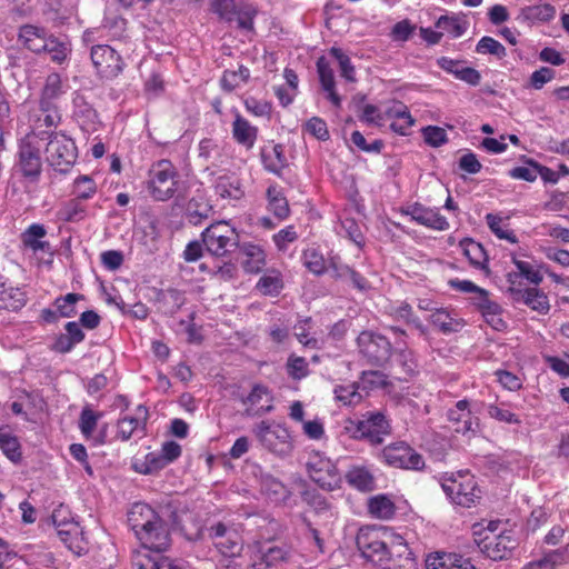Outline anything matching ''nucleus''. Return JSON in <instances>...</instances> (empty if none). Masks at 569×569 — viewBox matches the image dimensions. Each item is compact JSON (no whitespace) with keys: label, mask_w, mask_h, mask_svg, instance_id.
<instances>
[{"label":"nucleus","mask_w":569,"mask_h":569,"mask_svg":"<svg viewBox=\"0 0 569 569\" xmlns=\"http://www.w3.org/2000/svg\"><path fill=\"white\" fill-rule=\"evenodd\" d=\"M64 93L62 79L59 73L52 72L47 76L44 86L41 91L40 108H47L48 104H53V101Z\"/></svg>","instance_id":"obj_32"},{"label":"nucleus","mask_w":569,"mask_h":569,"mask_svg":"<svg viewBox=\"0 0 569 569\" xmlns=\"http://www.w3.org/2000/svg\"><path fill=\"white\" fill-rule=\"evenodd\" d=\"M244 406L243 415L258 417L273 410V396L268 387L254 385L248 396L241 398Z\"/></svg>","instance_id":"obj_17"},{"label":"nucleus","mask_w":569,"mask_h":569,"mask_svg":"<svg viewBox=\"0 0 569 569\" xmlns=\"http://www.w3.org/2000/svg\"><path fill=\"white\" fill-rule=\"evenodd\" d=\"M50 36L42 27L23 24L19 28L18 41L29 51L40 54L44 51Z\"/></svg>","instance_id":"obj_23"},{"label":"nucleus","mask_w":569,"mask_h":569,"mask_svg":"<svg viewBox=\"0 0 569 569\" xmlns=\"http://www.w3.org/2000/svg\"><path fill=\"white\" fill-rule=\"evenodd\" d=\"M82 299L83 296L80 293H68L63 297L57 298L54 306L61 317L70 318L77 313L76 303Z\"/></svg>","instance_id":"obj_55"},{"label":"nucleus","mask_w":569,"mask_h":569,"mask_svg":"<svg viewBox=\"0 0 569 569\" xmlns=\"http://www.w3.org/2000/svg\"><path fill=\"white\" fill-rule=\"evenodd\" d=\"M305 130L318 140L325 141L329 139V130L327 123L319 117H312L309 119L305 124Z\"/></svg>","instance_id":"obj_64"},{"label":"nucleus","mask_w":569,"mask_h":569,"mask_svg":"<svg viewBox=\"0 0 569 569\" xmlns=\"http://www.w3.org/2000/svg\"><path fill=\"white\" fill-rule=\"evenodd\" d=\"M428 569H477L470 559L459 553H445L433 562L428 563Z\"/></svg>","instance_id":"obj_39"},{"label":"nucleus","mask_w":569,"mask_h":569,"mask_svg":"<svg viewBox=\"0 0 569 569\" xmlns=\"http://www.w3.org/2000/svg\"><path fill=\"white\" fill-rule=\"evenodd\" d=\"M71 51V44L68 40L51 34L42 53H48L52 62L62 64L69 59Z\"/></svg>","instance_id":"obj_38"},{"label":"nucleus","mask_w":569,"mask_h":569,"mask_svg":"<svg viewBox=\"0 0 569 569\" xmlns=\"http://www.w3.org/2000/svg\"><path fill=\"white\" fill-rule=\"evenodd\" d=\"M216 194L222 199H240L243 194L240 180L233 174H221L213 181Z\"/></svg>","instance_id":"obj_31"},{"label":"nucleus","mask_w":569,"mask_h":569,"mask_svg":"<svg viewBox=\"0 0 569 569\" xmlns=\"http://www.w3.org/2000/svg\"><path fill=\"white\" fill-rule=\"evenodd\" d=\"M378 469L361 466L358 467V491L370 492L378 489L377 472Z\"/></svg>","instance_id":"obj_54"},{"label":"nucleus","mask_w":569,"mask_h":569,"mask_svg":"<svg viewBox=\"0 0 569 569\" xmlns=\"http://www.w3.org/2000/svg\"><path fill=\"white\" fill-rule=\"evenodd\" d=\"M74 117L80 126L87 130H94L98 122V114L96 110L88 104L82 97L77 96L73 100Z\"/></svg>","instance_id":"obj_40"},{"label":"nucleus","mask_w":569,"mask_h":569,"mask_svg":"<svg viewBox=\"0 0 569 569\" xmlns=\"http://www.w3.org/2000/svg\"><path fill=\"white\" fill-rule=\"evenodd\" d=\"M408 214L412 221L433 230L443 231L449 228L446 217L441 216L438 210L426 208L419 203H415Z\"/></svg>","instance_id":"obj_24"},{"label":"nucleus","mask_w":569,"mask_h":569,"mask_svg":"<svg viewBox=\"0 0 569 569\" xmlns=\"http://www.w3.org/2000/svg\"><path fill=\"white\" fill-rule=\"evenodd\" d=\"M360 557L378 569H418V562L408 543L385 529L360 528L358 530Z\"/></svg>","instance_id":"obj_1"},{"label":"nucleus","mask_w":569,"mask_h":569,"mask_svg":"<svg viewBox=\"0 0 569 569\" xmlns=\"http://www.w3.org/2000/svg\"><path fill=\"white\" fill-rule=\"evenodd\" d=\"M241 250L246 257L243 261V268L249 273H258L266 266V252L264 250L253 243H244Z\"/></svg>","instance_id":"obj_33"},{"label":"nucleus","mask_w":569,"mask_h":569,"mask_svg":"<svg viewBox=\"0 0 569 569\" xmlns=\"http://www.w3.org/2000/svg\"><path fill=\"white\" fill-rule=\"evenodd\" d=\"M90 58L97 73L104 79L118 77L124 67L121 56L108 44L92 46Z\"/></svg>","instance_id":"obj_12"},{"label":"nucleus","mask_w":569,"mask_h":569,"mask_svg":"<svg viewBox=\"0 0 569 569\" xmlns=\"http://www.w3.org/2000/svg\"><path fill=\"white\" fill-rule=\"evenodd\" d=\"M490 418L509 425H520V418L510 410V406L505 402L491 403L487 408Z\"/></svg>","instance_id":"obj_46"},{"label":"nucleus","mask_w":569,"mask_h":569,"mask_svg":"<svg viewBox=\"0 0 569 569\" xmlns=\"http://www.w3.org/2000/svg\"><path fill=\"white\" fill-rule=\"evenodd\" d=\"M476 52L479 54H491L497 59L507 56L506 48L496 39L489 36L482 37L476 44Z\"/></svg>","instance_id":"obj_50"},{"label":"nucleus","mask_w":569,"mask_h":569,"mask_svg":"<svg viewBox=\"0 0 569 569\" xmlns=\"http://www.w3.org/2000/svg\"><path fill=\"white\" fill-rule=\"evenodd\" d=\"M431 323L443 333H450L457 330L458 321L451 317L446 309H437L430 316Z\"/></svg>","instance_id":"obj_53"},{"label":"nucleus","mask_w":569,"mask_h":569,"mask_svg":"<svg viewBox=\"0 0 569 569\" xmlns=\"http://www.w3.org/2000/svg\"><path fill=\"white\" fill-rule=\"evenodd\" d=\"M358 432L361 439L378 446L391 433V426L382 412H368L358 420Z\"/></svg>","instance_id":"obj_15"},{"label":"nucleus","mask_w":569,"mask_h":569,"mask_svg":"<svg viewBox=\"0 0 569 569\" xmlns=\"http://www.w3.org/2000/svg\"><path fill=\"white\" fill-rule=\"evenodd\" d=\"M568 562V549L558 548L543 552L539 558L527 562L521 569H558Z\"/></svg>","instance_id":"obj_27"},{"label":"nucleus","mask_w":569,"mask_h":569,"mask_svg":"<svg viewBox=\"0 0 569 569\" xmlns=\"http://www.w3.org/2000/svg\"><path fill=\"white\" fill-rule=\"evenodd\" d=\"M87 216L86 206L77 199H70L59 207L56 218L62 222H79Z\"/></svg>","instance_id":"obj_37"},{"label":"nucleus","mask_w":569,"mask_h":569,"mask_svg":"<svg viewBox=\"0 0 569 569\" xmlns=\"http://www.w3.org/2000/svg\"><path fill=\"white\" fill-rule=\"evenodd\" d=\"M209 538L222 556L237 557L242 551L243 539L236 525L217 522L209 528Z\"/></svg>","instance_id":"obj_10"},{"label":"nucleus","mask_w":569,"mask_h":569,"mask_svg":"<svg viewBox=\"0 0 569 569\" xmlns=\"http://www.w3.org/2000/svg\"><path fill=\"white\" fill-rule=\"evenodd\" d=\"M76 6V0H46L44 13L52 21L63 22L73 14Z\"/></svg>","instance_id":"obj_34"},{"label":"nucleus","mask_w":569,"mask_h":569,"mask_svg":"<svg viewBox=\"0 0 569 569\" xmlns=\"http://www.w3.org/2000/svg\"><path fill=\"white\" fill-rule=\"evenodd\" d=\"M512 261L517 268V271L509 272L507 274V282L509 287L526 289L527 287H523L521 281L522 278H525L529 283L533 284V287H538L542 282L543 276L539 266L516 258Z\"/></svg>","instance_id":"obj_22"},{"label":"nucleus","mask_w":569,"mask_h":569,"mask_svg":"<svg viewBox=\"0 0 569 569\" xmlns=\"http://www.w3.org/2000/svg\"><path fill=\"white\" fill-rule=\"evenodd\" d=\"M416 30V26L410 22L408 19H403L397 22L390 31V38L395 42H406L408 41Z\"/></svg>","instance_id":"obj_62"},{"label":"nucleus","mask_w":569,"mask_h":569,"mask_svg":"<svg viewBox=\"0 0 569 569\" xmlns=\"http://www.w3.org/2000/svg\"><path fill=\"white\" fill-rule=\"evenodd\" d=\"M369 515L379 520H390L395 517L397 508L391 496L379 493L372 496L367 501Z\"/></svg>","instance_id":"obj_29"},{"label":"nucleus","mask_w":569,"mask_h":569,"mask_svg":"<svg viewBox=\"0 0 569 569\" xmlns=\"http://www.w3.org/2000/svg\"><path fill=\"white\" fill-rule=\"evenodd\" d=\"M390 316L396 320H401L408 325H412L417 329H423V326L420 319L415 315L412 307L406 301L391 306Z\"/></svg>","instance_id":"obj_45"},{"label":"nucleus","mask_w":569,"mask_h":569,"mask_svg":"<svg viewBox=\"0 0 569 569\" xmlns=\"http://www.w3.org/2000/svg\"><path fill=\"white\" fill-rule=\"evenodd\" d=\"M101 417V412H94L90 407H84L82 409L79 418V428L87 439L92 438L93 431Z\"/></svg>","instance_id":"obj_52"},{"label":"nucleus","mask_w":569,"mask_h":569,"mask_svg":"<svg viewBox=\"0 0 569 569\" xmlns=\"http://www.w3.org/2000/svg\"><path fill=\"white\" fill-rule=\"evenodd\" d=\"M463 253L468 258L470 264L479 270L487 269L488 256L481 243L468 239L461 242Z\"/></svg>","instance_id":"obj_41"},{"label":"nucleus","mask_w":569,"mask_h":569,"mask_svg":"<svg viewBox=\"0 0 569 569\" xmlns=\"http://www.w3.org/2000/svg\"><path fill=\"white\" fill-rule=\"evenodd\" d=\"M447 418L457 433L466 436L477 432L478 418L472 415L470 402L467 399L457 401L456 405L448 410Z\"/></svg>","instance_id":"obj_18"},{"label":"nucleus","mask_w":569,"mask_h":569,"mask_svg":"<svg viewBox=\"0 0 569 569\" xmlns=\"http://www.w3.org/2000/svg\"><path fill=\"white\" fill-rule=\"evenodd\" d=\"M253 433L266 448L273 452L284 453L290 449L289 431L281 425L271 426L267 421H261L254 427Z\"/></svg>","instance_id":"obj_16"},{"label":"nucleus","mask_w":569,"mask_h":569,"mask_svg":"<svg viewBox=\"0 0 569 569\" xmlns=\"http://www.w3.org/2000/svg\"><path fill=\"white\" fill-rule=\"evenodd\" d=\"M381 458L390 467L421 471L426 467L423 457L405 441H397L381 450Z\"/></svg>","instance_id":"obj_9"},{"label":"nucleus","mask_w":569,"mask_h":569,"mask_svg":"<svg viewBox=\"0 0 569 569\" xmlns=\"http://www.w3.org/2000/svg\"><path fill=\"white\" fill-rule=\"evenodd\" d=\"M302 259L306 268L315 274H321L326 270V262L322 254L313 248L305 250Z\"/></svg>","instance_id":"obj_57"},{"label":"nucleus","mask_w":569,"mask_h":569,"mask_svg":"<svg viewBox=\"0 0 569 569\" xmlns=\"http://www.w3.org/2000/svg\"><path fill=\"white\" fill-rule=\"evenodd\" d=\"M556 16V8L552 4H535L527 6L521 9L519 18L522 21L536 23V22H549Z\"/></svg>","instance_id":"obj_35"},{"label":"nucleus","mask_w":569,"mask_h":569,"mask_svg":"<svg viewBox=\"0 0 569 569\" xmlns=\"http://www.w3.org/2000/svg\"><path fill=\"white\" fill-rule=\"evenodd\" d=\"M287 558L288 550L284 547H270L261 551L247 569H279Z\"/></svg>","instance_id":"obj_28"},{"label":"nucleus","mask_w":569,"mask_h":569,"mask_svg":"<svg viewBox=\"0 0 569 569\" xmlns=\"http://www.w3.org/2000/svg\"><path fill=\"white\" fill-rule=\"evenodd\" d=\"M335 66L339 68L340 76L347 81L355 80V69L350 57L337 47H332L327 57L322 56L317 61V72L321 88L327 93V99L338 108L341 104V98L336 91Z\"/></svg>","instance_id":"obj_3"},{"label":"nucleus","mask_w":569,"mask_h":569,"mask_svg":"<svg viewBox=\"0 0 569 569\" xmlns=\"http://www.w3.org/2000/svg\"><path fill=\"white\" fill-rule=\"evenodd\" d=\"M97 192L96 182L89 176H80L74 180L73 193L77 200H88Z\"/></svg>","instance_id":"obj_56"},{"label":"nucleus","mask_w":569,"mask_h":569,"mask_svg":"<svg viewBox=\"0 0 569 569\" xmlns=\"http://www.w3.org/2000/svg\"><path fill=\"white\" fill-rule=\"evenodd\" d=\"M310 478L321 488L333 490L341 482V477L333 462L322 453L311 452L307 460Z\"/></svg>","instance_id":"obj_11"},{"label":"nucleus","mask_w":569,"mask_h":569,"mask_svg":"<svg viewBox=\"0 0 569 569\" xmlns=\"http://www.w3.org/2000/svg\"><path fill=\"white\" fill-rule=\"evenodd\" d=\"M478 307L487 318V322L493 328L499 329V326L503 325L502 319L499 318L501 308L498 303L489 299L487 290L486 293H480L478 296Z\"/></svg>","instance_id":"obj_43"},{"label":"nucleus","mask_w":569,"mask_h":569,"mask_svg":"<svg viewBox=\"0 0 569 569\" xmlns=\"http://www.w3.org/2000/svg\"><path fill=\"white\" fill-rule=\"evenodd\" d=\"M148 409L139 405L133 416H123L117 423V437L122 441L129 440L136 433H144Z\"/></svg>","instance_id":"obj_21"},{"label":"nucleus","mask_w":569,"mask_h":569,"mask_svg":"<svg viewBox=\"0 0 569 569\" xmlns=\"http://www.w3.org/2000/svg\"><path fill=\"white\" fill-rule=\"evenodd\" d=\"M356 220L352 217V208L343 209L340 216V224L337 228L338 234L355 242Z\"/></svg>","instance_id":"obj_60"},{"label":"nucleus","mask_w":569,"mask_h":569,"mask_svg":"<svg viewBox=\"0 0 569 569\" xmlns=\"http://www.w3.org/2000/svg\"><path fill=\"white\" fill-rule=\"evenodd\" d=\"M231 132L234 141L246 148V150H251L254 147L258 138V128L252 126L240 113H237L232 121Z\"/></svg>","instance_id":"obj_26"},{"label":"nucleus","mask_w":569,"mask_h":569,"mask_svg":"<svg viewBox=\"0 0 569 569\" xmlns=\"http://www.w3.org/2000/svg\"><path fill=\"white\" fill-rule=\"evenodd\" d=\"M508 291L516 302H521L539 315H547L550 310V302L547 293L538 287H508Z\"/></svg>","instance_id":"obj_19"},{"label":"nucleus","mask_w":569,"mask_h":569,"mask_svg":"<svg viewBox=\"0 0 569 569\" xmlns=\"http://www.w3.org/2000/svg\"><path fill=\"white\" fill-rule=\"evenodd\" d=\"M486 221L490 230L500 239H505L510 243H516L518 241L515 232L508 228L505 223L503 219L497 214L488 213L486 216Z\"/></svg>","instance_id":"obj_48"},{"label":"nucleus","mask_w":569,"mask_h":569,"mask_svg":"<svg viewBox=\"0 0 569 569\" xmlns=\"http://www.w3.org/2000/svg\"><path fill=\"white\" fill-rule=\"evenodd\" d=\"M385 121H390V129L401 136H407L415 124L408 107L401 101H392L385 108Z\"/></svg>","instance_id":"obj_20"},{"label":"nucleus","mask_w":569,"mask_h":569,"mask_svg":"<svg viewBox=\"0 0 569 569\" xmlns=\"http://www.w3.org/2000/svg\"><path fill=\"white\" fill-rule=\"evenodd\" d=\"M0 449L12 461L20 458V446L18 439L9 432L0 429Z\"/></svg>","instance_id":"obj_59"},{"label":"nucleus","mask_w":569,"mask_h":569,"mask_svg":"<svg viewBox=\"0 0 569 569\" xmlns=\"http://www.w3.org/2000/svg\"><path fill=\"white\" fill-rule=\"evenodd\" d=\"M495 376L497 381L507 390L518 391L522 388L521 377L511 371L498 369L495 371Z\"/></svg>","instance_id":"obj_63"},{"label":"nucleus","mask_w":569,"mask_h":569,"mask_svg":"<svg viewBox=\"0 0 569 569\" xmlns=\"http://www.w3.org/2000/svg\"><path fill=\"white\" fill-rule=\"evenodd\" d=\"M359 352L371 365L383 366L391 356L390 341L372 332L363 331L358 336Z\"/></svg>","instance_id":"obj_13"},{"label":"nucleus","mask_w":569,"mask_h":569,"mask_svg":"<svg viewBox=\"0 0 569 569\" xmlns=\"http://www.w3.org/2000/svg\"><path fill=\"white\" fill-rule=\"evenodd\" d=\"M440 486L450 502L461 508L477 506L482 497V490L475 476L469 472L459 471L450 476H442Z\"/></svg>","instance_id":"obj_4"},{"label":"nucleus","mask_w":569,"mask_h":569,"mask_svg":"<svg viewBox=\"0 0 569 569\" xmlns=\"http://www.w3.org/2000/svg\"><path fill=\"white\" fill-rule=\"evenodd\" d=\"M283 288L282 274L279 270L269 269L258 280L256 289L264 296L276 297Z\"/></svg>","instance_id":"obj_36"},{"label":"nucleus","mask_w":569,"mask_h":569,"mask_svg":"<svg viewBox=\"0 0 569 569\" xmlns=\"http://www.w3.org/2000/svg\"><path fill=\"white\" fill-rule=\"evenodd\" d=\"M555 77L556 71L553 69L549 67H541L531 73L527 87L535 90H540L545 87V84L552 81Z\"/></svg>","instance_id":"obj_58"},{"label":"nucleus","mask_w":569,"mask_h":569,"mask_svg":"<svg viewBox=\"0 0 569 569\" xmlns=\"http://www.w3.org/2000/svg\"><path fill=\"white\" fill-rule=\"evenodd\" d=\"M425 142L433 148H438L448 141L447 132L443 128L437 126H428L422 129Z\"/></svg>","instance_id":"obj_61"},{"label":"nucleus","mask_w":569,"mask_h":569,"mask_svg":"<svg viewBox=\"0 0 569 569\" xmlns=\"http://www.w3.org/2000/svg\"><path fill=\"white\" fill-rule=\"evenodd\" d=\"M181 189L180 176L169 160H159L149 169L147 190L156 201H167Z\"/></svg>","instance_id":"obj_5"},{"label":"nucleus","mask_w":569,"mask_h":569,"mask_svg":"<svg viewBox=\"0 0 569 569\" xmlns=\"http://www.w3.org/2000/svg\"><path fill=\"white\" fill-rule=\"evenodd\" d=\"M46 236L47 229L43 224L32 223L21 233V241L33 253L43 252L52 256V248L50 242L44 240Z\"/></svg>","instance_id":"obj_25"},{"label":"nucleus","mask_w":569,"mask_h":569,"mask_svg":"<svg viewBox=\"0 0 569 569\" xmlns=\"http://www.w3.org/2000/svg\"><path fill=\"white\" fill-rule=\"evenodd\" d=\"M436 27L453 39L461 37L467 30L466 22L455 16H441L437 20Z\"/></svg>","instance_id":"obj_47"},{"label":"nucleus","mask_w":569,"mask_h":569,"mask_svg":"<svg viewBox=\"0 0 569 569\" xmlns=\"http://www.w3.org/2000/svg\"><path fill=\"white\" fill-rule=\"evenodd\" d=\"M389 385L388 377L378 370L363 371L358 382V389L376 390L386 388Z\"/></svg>","instance_id":"obj_49"},{"label":"nucleus","mask_w":569,"mask_h":569,"mask_svg":"<svg viewBox=\"0 0 569 569\" xmlns=\"http://www.w3.org/2000/svg\"><path fill=\"white\" fill-rule=\"evenodd\" d=\"M269 198V210L280 219L289 214V206L287 199L276 187H269L267 191Z\"/></svg>","instance_id":"obj_51"},{"label":"nucleus","mask_w":569,"mask_h":569,"mask_svg":"<svg viewBox=\"0 0 569 569\" xmlns=\"http://www.w3.org/2000/svg\"><path fill=\"white\" fill-rule=\"evenodd\" d=\"M475 541L480 551L495 561L509 558L517 547V540L511 531H500L499 535L489 533V536L475 538Z\"/></svg>","instance_id":"obj_14"},{"label":"nucleus","mask_w":569,"mask_h":569,"mask_svg":"<svg viewBox=\"0 0 569 569\" xmlns=\"http://www.w3.org/2000/svg\"><path fill=\"white\" fill-rule=\"evenodd\" d=\"M250 77L248 68L240 66L238 70H226L220 80L221 87L226 91H232L246 83Z\"/></svg>","instance_id":"obj_44"},{"label":"nucleus","mask_w":569,"mask_h":569,"mask_svg":"<svg viewBox=\"0 0 569 569\" xmlns=\"http://www.w3.org/2000/svg\"><path fill=\"white\" fill-rule=\"evenodd\" d=\"M202 241L209 253L224 257L239 244V236L228 221H217L202 231Z\"/></svg>","instance_id":"obj_6"},{"label":"nucleus","mask_w":569,"mask_h":569,"mask_svg":"<svg viewBox=\"0 0 569 569\" xmlns=\"http://www.w3.org/2000/svg\"><path fill=\"white\" fill-rule=\"evenodd\" d=\"M261 158L264 168L276 174H279L287 166V158L281 144H274L270 151H262Z\"/></svg>","instance_id":"obj_42"},{"label":"nucleus","mask_w":569,"mask_h":569,"mask_svg":"<svg viewBox=\"0 0 569 569\" xmlns=\"http://www.w3.org/2000/svg\"><path fill=\"white\" fill-rule=\"evenodd\" d=\"M44 137L46 154L50 166L59 171H67L77 159V148L72 139L61 132L41 131Z\"/></svg>","instance_id":"obj_7"},{"label":"nucleus","mask_w":569,"mask_h":569,"mask_svg":"<svg viewBox=\"0 0 569 569\" xmlns=\"http://www.w3.org/2000/svg\"><path fill=\"white\" fill-rule=\"evenodd\" d=\"M44 141L39 132L26 134L19 142L18 167L21 173L27 178L36 179L41 173L40 151Z\"/></svg>","instance_id":"obj_8"},{"label":"nucleus","mask_w":569,"mask_h":569,"mask_svg":"<svg viewBox=\"0 0 569 569\" xmlns=\"http://www.w3.org/2000/svg\"><path fill=\"white\" fill-rule=\"evenodd\" d=\"M128 525L144 549L160 552L170 546L168 525L149 505L133 503L128 511Z\"/></svg>","instance_id":"obj_2"},{"label":"nucleus","mask_w":569,"mask_h":569,"mask_svg":"<svg viewBox=\"0 0 569 569\" xmlns=\"http://www.w3.org/2000/svg\"><path fill=\"white\" fill-rule=\"evenodd\" d=\"M27 303V295L22 288L0 282V308L18 311Z\"/></svg>","instance_id":"obj_30"}]
</instances>
